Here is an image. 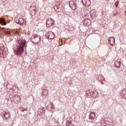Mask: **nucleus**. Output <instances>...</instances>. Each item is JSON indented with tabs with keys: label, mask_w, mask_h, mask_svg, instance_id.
<instances>
[{
	"label": "nucleus",
	"mask_w": 126,
	"mask_h": 126,
	"mask_svg": "<svg viewBox=\"0 0 126 126\" xmlns=\"http://www.w3.org/2000/svg\"><path fill=\"white\" fill-rule=\"evenodd\" d=\"M18 43V45L16 50V54L18 56H21L24 52V47H25V44H26V40L22 37H20L17 41Z\"/></svg>",
	"instance_id": "f257e3e1"
},
{
	"label": "nucleus",
	"mask_w": 126,
	"mask_h": 126,
	"mask_svg": "<svg viewBox=\"0 0 126 126\" xmlns=\"http://www.w3.org/2000/svg\"><path fill=\"white\" fill-rule=\"evenodd\" d=\"M14 20L16 23L20 24V25H22V24L24 23V20H23L22 16L20 15L17 16L15 18Z\"/></svg>",
	"instance_id": "f03ea898"
},
{
	"label": "nucleus",
	"mask_w": 126,
	"mask_h": 126,
	"mask_svg": "<svg viewBox=\"0 0 126 126\" xmlns=\"http://www.w3.org/2000/svg\"><path fill=\"white\" fill-rule=\"evenodd\" d=\"M69 4L70 7H71L72 10H76L77 5H76V0H71L69 1Z\"/></svg>",
	"instance_id": "7ed1b4c3"
},
{
	"label": "nucleus",
	"mask_w": 126,
	"mask_h": 126,
	"mask_svg": "<svg viewBox=\"0 0 126 126\" xmlns=\"http://www.w3.org/2000/svg\"><path fill=\"white\" fill-rule=\"evenodd\" d=\"M54 25V20L50 18L46 21V26L47 27H52Z\"/></svg>",
	"instance_id": "20e7f679"
},
{
	"label": "nucleus",
	"mask_w": 126,
	"mask_h": 126,
	"mask_svg": "<svg viewBox=\"0 0 126 126\" xmlns=\"http://www.w3.org/2000/svg\"><path fill=\"white\" fill-rule=\"evenodd\" d=\"M46 36L48 37V39L52 40L55 38V34L52 32H49L46 34Z\"/></svg>",
	"instance_id": "39448f33"
},
{
	"label": "nucleus",
	"mask_w": 126,
	"mask_h": 126,
	"mask_svg": "<svg viewBox=\"0 0 126 126\" xmlns=\"http://www.w3.org/2000/svg\"><path fill=\"white\" fill-rule=\"evenodd\" d=\"M46 109L45 108H39L38 110V115H39V116H42V115H44Z\"/></svg>",
	"instance_id": "423d86ee"
},
{
	"label": "nucleus",
	"mask_w": 126,
	"mask_h": 126,
	"mask_svg": "<svg viewBox=\"0 0 126 126\" xmlns=\"http://www.w3.org/2000/svg\"><path fill=\"white\" fill-rule=\"evenodd\" d=\"M82 3L84 5H85L87 7H88L90 5L91 1L90 0H82Z\"/></svg>",
	"instance_id": "0eeeda50"
},
{
	"label": "nucleus",
	"mask_w": 126,
	"mask_h": 126,
	"mask_svg": "<svg viewBox=\"0 0 126 126\" xmlns=\"http://www.w3.org/2000/svg\"><path fill=\"white\" fill-rule=\"evenodd\" d=\"M115 64L116 67H118V68L121 67V64H122V61L121 60H118L117 61H115Z\"/></svg>",
	"instance_id": "6e6552de"
},
{
	"label": "nucleus",
	"mask_w": 126,
	"mask_h": 126,
	"mask_svg": "<svg viewBox=\"0 0 126 126\" xmlns=\"http://www.w3.org/2000/svg\"><path fill=\"white\" fill-rule=\"evenodd\" d=\"M98 92L96 91L91 93V95L93 98H97L98 96Z\"/></svg>",
	"instance_id": "1a4fd4ad"
},
{
	"label": "nucleus",
	"mask_w": 126,
	"mask_h": 126,
	"mask_svg": "<svg viewBox=\"0 0 126 126\" xmlns=\"http://www.w3.org/2000/svg\"><path fill=\"white\" fill-rule=\"evenodd\" d=\"M83 24L85 26H89L90 25V20L86 19L83 21Z\"/></svg>",
	"instance_id": "9d476101"
},
{
	"label": "nucleus",
	"mask_w": 126,
	"mask_h": 126,
	"mask_svg": "<svg viewBox=\"0 0 126 126\" xmlns=\"http://www.w3.org/2000/svg\"><path fill=\"white\" fill-rule=\"evenodd\" d=\"M96 115V113L94 112H91L90 114V118L91 120H93L94 118H95V116Z\"/></svg>",
	"instance_id": "9b49d317"
},
{
	"label": "nucleus",
	"mask_w": 126,
	"mask_h": 126,
	"mask_svg": "<svg viewBox=\"0 0 126 126\" xmlns=\"http://www.w3.org/2000/svg\"><path fill=\"white\" fill-rule=\"evenodd\" d=\"M109 41L111 46H114V45H115V38L113 37H110Z\"/></svg>",
	"instance_id": "f8f14e48"
},
{
	"label": "nucleus",
	"mask_w": 126,
	"mask_h": 126,
	"mask_svg": "<svg viewBox=\"0 0 126 126\" xmlns=\"http://www.w3.org/2000/svg\"><path fill=\"white\" fill-rule=\"evenodd\" d=\"M91 16L92 17H96V11L95 10H92L91 11Z\"/></svg>",
	"instance_id": "ddd939ff"
},
{
	"label": "nucleus",
	"mask_w": 126,
	"mask_h": 126,
	"mask_svg": "<svg viewBox=\"0 0 126 126\" xmlns=\"http://www.w3.org/2000/svg\"><path fill=\"white\" fill-rule=\"evenodd\" d=\"M4 114V117L6 119H8V118L10 117V113L9 111H5Z\"/></svg>",
	"instance_id": "4468645a"
},
{
	"label": "nucleus",
	"mask_w": 126,
	"mask_h": 126,
	"mask_svg": "<svg viewBox=\"0 0 126 126\" xmlns=\"http://www.w3.org/2000/svg\"><path fill=\"white\" fill-rule=\"evenodd\" d=\"M0 23L2 24V25H6V23L4 22V19L3 18L0 19Z\"/></svg>",
	"instance_id": "2eb2a0df"
},
{
	"label": "nucleus",
	"mask_w": 126,
	"mask_h": 126,
	"mask_svg": "<svg viewBox=\"0 0 126 126\" xmlns=\"http://www.w3.org/2000/svg\"><path fill=\"white\" fill-rule=\"evenodd\" d=\"M36 43H39V42H40V41H41V36H40L39 35L37 36V37H36L35 39Z\"/></svg>",
	"instance_id": "dca6fc26"
},
{
	"label": "nucleus",
	"mask_w": 126,
	"mask_h": 126,
	"mask_svg": "<svg viewBox=\"0 0 126 126\" xmlns=\"http://www.w3.org/2000/svg\"><path fill=\"white\" fill-rule=\"evenodd\" d=\"M66 125L68 126H74V125L72 124V122L68 121L66 123Z\"/></svg>",
	"instance_id": "f3484780"
},
{
	"label": "nucleus",
	"mask_w": 126,
	"mask_h": 126,
	"mask_svg": "<svg viewBox=\"0 0 126 126\" xmlns=\"http://www.w3.org/2000/svg\"><path fill=\"white\" fill-rule=\"evenodd\" d=\"M42 95H48V91L47 90H44L42 93Z\"/></svg>",
	"instance_id": "a211bd4d"
},
{
	"label": "nucleus",
	"mask_w": 126,
	"mask_h": 126,
	"mask_svg": "<svg viewBox=\"0 0 126 126\" xmlns=\"http://www.w3.org/2000/svg\"><path fill=\"white\" fill-rule=\"evenodd\" d=\"M22 111H23V112H25V111H27L28 110V109H27V108H23V107H22Z\"/></svg>",
	"instance_id": "6ab92c4d"
},
{
	"label": "nucleus",
	"mask_w": 126,
	"mask_h": 126,
	"mask_svg": "<svg viewBox=\"0 0 126 126\" xmlns=\"http://www.w3.org/2000/svg\"><path fill=\"white\" fill-rule=\"evenodd\" d=\"M17 97L18 98V101H20V96H18Z\"/></svg>",
	"instance_id": "aec40b11"
},
{
	"label": "nucleus",
	"mask_w": 126,
	"mask_h": 126,
	"mask_svg": "<svg viewBox=\"0 0 126 126\" xmlns=\"http://www.w3.org/2000/svg\"><path fill=\"white\" fill-rule=\"evenodd\" d=\"M6 34H10V32H6Z\"/></svg>",
	"instance_id": "412c9836"
}]
</instances>
